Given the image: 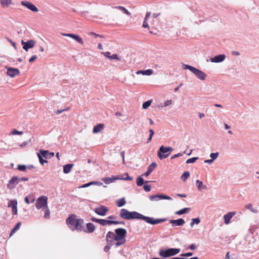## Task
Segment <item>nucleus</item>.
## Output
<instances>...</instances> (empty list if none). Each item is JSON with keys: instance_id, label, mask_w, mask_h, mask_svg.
I'll list each match as a JSON object with an SVG mask.
<instances>
[{"instance_id": "f257e3e1", "label": "nucleus", "mask_w": 259, "mask_h": 259, "mask_svg": "<svg viewBox=\"0 0 259 259\" xmlns=\"http://www.w3.org/2000/svg\"><path fill=\"white\" fill-rule=\"evenodd\" d=\"M119 216L121 219L127 220H142L147 223L153 225L163 223L167 220L166 218L154 219L153 217L145 216L137 211H130L125 208L120 210Z\"/></svg>"}, {"instance_id": "f03ea898", "label": "nucleus", "mask_w": 259, "mask_h": 259, "mask_svg": "<svg viewBox=\"0 0 259 259\" xmlns=\"http://www.w3.org/2000/svg\"><path fill=\"white\" fill-rule=\"evenodd\" d=\"M66 224L69 228L72 231L77 230L82 231L84 230V221L82 219H77L76 215L72 214L66 219Z\"/></svg>"}, {"instance_id": "7ed1b4c3", "label": "nucleus", "mask_w": 259, "mask_h": 259, "mask_svg": "<svg viewBox=\"0 0 259 259\" xmlns=\"http://www.w3.org/2000/svg\"><path fill=\"white\" fill-rule=\"evenodd\" d=\"M181 251L180 248H168L161 249L159 251V255L163 258L169 257L178 254Z\"/></svg>"}, {"instance_id": "20e7f679", "label": "nucleus", "mask_w": 259, "mask_h": 259, "mask_svg": "<svg viewBox=\"0 0 259 259\" xmlns=\"http://www.w3.org/2000/svg\"><path fill=\"white\" fill-rule=\"evenodd\" d=\"M109 233H111L112 235L111 236L113 238L114 240H126V236L127 234L126 230L122 228H118L114 230V233L112 231H108Z\"/></svg>"}, {"instance_id": "39448f33", "label": "nucleus", "mask_w": 259, "mask_h": 259, "mask_svg": "<svg viewBox=\"0 0 259 259\" xmlns=\"http://www.w3.org/2000/svg\"><path fill=\"white\" fill-rule=\"evenodd\" d=\"M183 68L184 69L189 70L199 79L201 80H204L205 79L206 74L201 70L197 69L196 68L192 66L184 64H183Z\"/></svg>"}, {"instance_id": "423d86ee", "label": "nucleus", "mask_w": 259, "mask_h": 259, "mask_svg": "<svg viewBox=\"0 0 259 259\" xmlns=\"http://www.w3.org/2000/svg\"><path fill=\"white\" fill-rule=\"evenodd\" d=\"M91 221L93 222L99 223L102 226L117 225L116 221L107 220L104 219H97L96 218H92Z\"/></svg>"}, {"instance_id": "0eeeda50", "label": "nucleus", "mask_w": 259, "mask_h": 259, "mask_svg": "<svg viewBox=\"0 0 259 259\" xmlns=\"http://www.w3.org/2000/svg\"><path fill=\"white\" fill-rule=\"evenodd\" d=\"M48 198L45 196H41L38 198L35 206L37 209H39L43 207H47Z\"/></svg>"}, {"instance_id": "6e6552de", "label": "nucleus", "mask_w": 259, "mask_h": 259, "mask_svg": "<svg viewBox=\"0 0 259 259\" xmlns=\"http://www.w3.org/2000/svg\"><path fill=\"white\" fill-rule=\"evenodd\" d=\"M149 198L151 201H158L162 199H167L169 200H171L172 199L170 196L164 194H157L156 195H150L149 196Z\"/></svg>"}, {"instance_id": "1a4fd4ad", "label": "nucleus", "mask_w": 259, "mask_h": 259, "mask_svg": "<svg viewBox=\"0 0 259 259\" xmlns=\"http://www.w3.org/2000/svg\"><path fill=\"white\" fill-rule=\"evenodd\" d=\"M168 153V152L166 150V147L162 145L158 150L157 156L160 160H162L166 158L169 156V153Z\"/></svg>"}, {"instance_id": "9d476101", "label": "nucleus", "mask_w": 259, "mask_h": 259, "mask_svg": "<svg viewBox=\"0 0 259 259\" xmlns=\"http://www.w3.org/2000/svg\"><path fill=\"white\" fill-rule=\"evenodd\" d=\"M94 211L99 215L105 216L109 211V209L104 205H100L99 207L95 208Z\"/></svg>"}, {"instance_id": "9b49d317", "label": "nucleus", "mask_w": 259, "mask_h": 259, "mask_svg": "<svg viewBox=\"0 0 259 259\" xmlns=\"http://www.w3.org/2000/svg\"><path fill=\"white\" fill-rule=\"evenodd\" d=\"M20 182V178L15 176L13 177L9 182L8 184L7 185V187L8 189H14L16 186Z\"/></svg>"}, {"instance_id": "f8f14e48", "label": "nucleus", "mask_w": 259, "mask_h": 259, "mask_svg": "<svg viewBox=\"0 0 259 259\" xmlns=\"http://www.w3.org/2000/svg\"><path fill=\"white\" fill-rule=\"evenodd\" d=\"M6 68L7 70V74L12 78L20 74L19 70L17 68H12L8 66H6Z\"/></svg>"}, {"instance_id": "ddd939ff", "label": "nucleus", "mask_w": 259, "mask_h": 259, "mask_svg": "<svg viewBox=\"0 0 259 259\" xmlns=\"http://www.w3.org/2000/svg\"><path fill=\"white\" fill-rule=\"evenodd\" d=\"M21 43L23 45V49L27 51L29 49H31L34 47L35 41L32 39L29 40L26 42L22 40Z\"/></svg>"}, {"instance_id": "4468645a", "label": "nucleus", "mask_w": 259, "mask_h": 259, "mask_svg": "<svg viewBox=\"0 0 259 259\" xmlns=\"http://www.w3.org/2000/svg\"><path fill=\"white\" fill-rule=\"evenodd\" d=\"M21 3L22 5L26 7L27 8H28L29 10H31L32 12H37L38 11L37 7L34 5H33L29 2L22 1Z\"/></svg>"}, {"instance_id": "2eb2a0df", "label": "nucleus", "mask_w": 259, "mask_h": 259, "mask_svg": "<svg viewBox=\"0 0 259 259\" xmlns=\"http://www.w3.org/2000/svg\"><path fill=\"white\" fill-rule=\"evenodd\" d=\"M169 222L174 227L176 226H182L185 223V220L181 218L177 220H170Z\"/></svg>"}, {"instance_id": "dca6fc26", "label": "nucleus", "mask_w": 259, "mask_h": 259, "mask_svg": "<svg viewBox=\"0 0 259 259\" xmlns=\"http://www.w3.org/2000/svg\"><path fill=\"white\" fill-rule=\"evenodd\" d=\"M40 153V154L42 156L44 157V158L47 159H50L52 157H54L55 155V153L53 152H49V150H39V151Z\"/></svg>"}, {"instance_id": "f3484780", "label": "nucleus", "mask_w": 259, "mask_h": 259, "mask_svg": "<svg viewBox=\"0 0 259 259\" xmlns=\"http://www.w3.org/2000/svg\"><path fill=\"white\" fill-rule=\"evenodd\" d=\"M226 58V55L224 54H220L211 58L210 60L211 62L220 63L223 62Z\"/></svg>"}, {"instance_id": "a211bd4d", "label": "nucleus", "mask_w": 259, "mask_h": 259, "mask_svg": "<svg viewBox=\"0 0 259 259\" xmlns=\"http://www.w3.org/2000/svg\"><path fill=\"white\" fill-rule=\"evenodd\" d=\"M112 235L111 233H107L106 235V240L107 242L106 245L109 246L110 248L113 246L114 245V239L111 236Z\"/></svg>"}, {"instance_id": "6ab92c4d", "label": "nucleus", "mask_w": 259, "mask_h": 259, "mask_svg": "<svg viewBox=\"0 0 259 259\" xmlns=\"http://www.w3.org/2000/svg\"><path fill=\"white\" fill-rule=\"evenodd\" d=\"M236 214L235 211H231L225 214L223 217L224 223L227 225L230 223V220Z\"/></svg>"}, {"instance_id": "aec40b11", "label": "nucleus", "mask_w": 259, "mask_h": 259, "mask_svg": "<svg viewBox=\"0 0 259 259\" xmlns=\"http://www.w3.org/2000/svg\"><path fill=\"white\" fill-rule=\"evenodd\" d=\"M95 225L93 223H88L86 224V228L84 227V230H82V231L87 233H92L95 231Z\"/></svg>"}, {"instance_id": "412c9836", "label": "nucleus", "mask_w": 259, "mask_h": 259, "mask_svg": "<svg viewBox=\"0 0 259 259\" xmlns=\"http://www.w3.org/2000/svg\"><path fill=\"white\" fill-rule=\"evenodd\" d=\"M157 166V164L153 162L148 167L147 170L142 175L143 176L148 177Z\"/></svg>"}, {"instance_id": "4be33fe9", "label": "nucleus", "mask_w": 259, "mask_h": 259, "mask_svg": "<svg viewBox=\"0 0 259 259\" xmlns=\"http://www.w3.org/2000/svg\"><path fill=\"white\" fill-rule=\"evenodd\" d=\"M104 127V124L103 123H100L94 126L93 132L94 133H98L100 132Z\"/></svg>"}, {"instance_id": "5701e85b", "label": "nucleus", "mask_w": 259, "mask_h": 259, "mask_svg": "<svg viewBox=\"0 0 259 259\" xmlns=\"http://www.w3.org/2000/svg\"><path fill=\"white\" fill-rule=\"evenodd\" d=\"M196 186L199 191H201L202 189H207V186L204 185L203 182L199 180L196 181Z\"/></svg>"}, {"instance_id": "b1692460", "label": "nucleus", "mask_w": 259, "mask_h": 259, "mask_svg": "<svg viewBox=\"0 0 259 259\" xmlns=\"http://www.w3.org/2000/svg\"><path fill=\"white\" fill-rule=\"evenodd\" d=\"M35 200V196L33 195H29L26 196L24 198V201L26 203L29 204L30 202L33 203Z\"/></svg>"}, {"instance_id": "393cba45", "label": "nucleus", "mask_w": 259, "mask_h": 259, "mask_svg": "<svg viewBox=\"0 0 259 259\" xmlns=\"http://www.w3.org/2000/svg\"><path fill=\"white\" fill-rule=\"evenodd\" d=\"M153 73V70L152 69H147L145 70H139L137 72V74H141L145 75H150Z\"/></svg>"}, {"instance_id": "a878e982", "label": "nucleus", "mask_w": 259, "mask_h": 259, "mask_svg": "<svg viewBox=\"0 0 259 259\" xmlns=\"http://www.w3.org/2000/svg\"><path fill=\"white\" fill-rule=\"evenodd\" d=\"M70 37L74 39L75 40H76L79 44H80L81 45L83 44V41L82 38H81L79 35L71 33V35Z\"/></svg>"}, {"instance_id": "bb28decb", "label": "nucleus", "mask_w": 259, "mask_h": 259, "mask_svg": "<svg viewBox=\"0 0 259 259\" xmlns=\"http://www.w3.org/2000/svg\"><path fill=\"white\" fill-rule=\"evenodd\" d=\"M73 164H65L64 166H63V172L64 174H68L69 173L71 170V169L72 168V167L73 166Z\"/></svg>"}, {"instance_id": "cd10ccee", "label": "nucleus", "mask_w": 259, "mask_h": 259, "mask_svg": "<svg viewBox=\"0 0 259 259\" xmlns=\"http://www.w3.org/2000/svg\"><path fill=\"white\" fill-rule=\"evenodd\" d=\"M118 179H119V178H118L117 177H112V178L107 177V178H104L103 180L105 183L108 184H110V183L113 182L116 180H118Z\"/></svg>"}, {"instance_id": "c85d7f7f", "label": "nucleus", "mask_w": 259, "mask_h": 259, "mask_svg": "<svg viewBox=\"0 0 259 259\" xmlns=\"http://www.w3.org/2000/svg\"><path fill=\"white\" fill-rule=\"evenodd\" d=\"M142 176H143L142 175L140 176L137 179L136 183H137V186H142L144 184V183H148V181H144Z\"/></svg>"}, {"instance_id": "c756f323", "label": "nucleus", "mask_w": 259, "mask_h": 259, "mask_svg": "<svg viewBox=\"0 0 259 259\" xmlns=\"http://www.w3.org/2000/svg\"><path fill=\"white\" fill-rule=\"evenodd\" d=\"M125 203H126V201H125L124 198H122L119 199H118L116 201V205L119 207L123 206L125 204Z\"/></svg>"}, {"instance_id": "7c9ffc66", "label": "nucleus", "mask_w": 259, "mask_h": 259, "mask_svg": "<svg viewBox=\"0 0 259 259\" xmlns=\"http://www.w3.org/2000/svg\"><path fill=\"white\" fill-rule=\"evenodd\" d=\"M245 208L249 210L252 213H257L258 212V210L256 208H254L252 207V205L251 203H248L245 206Z\"/></svg>"}, {"instance_id": "2f4dec72", "label": "nucleus", "mask_w": 259, "mask_h": 259, "mask_svg": "<svg viewBox=\"0 0 259 259\" xmlns=\"http://www.w3.org/2000/svg\"><path fill=\"white\" fill-rule=\"evenodd\" d=\"M0 4L2 7H8L9 5L12 4V0H0Z\"/></svg>"}, {"instance_id": "473e14b6", "label": "nucleus", "mask_w": 259, "mask_h": 259, "mask_svg": "<svg viewBox=\"0 0 259 259\" xmlns=\"http://www.w3.org/2000/svg\"><path fill=\"white\" fill-rule=\"evenodd\" d=\"M190 210V208L186 207L176 211L175 213L178 215H182L186 213Z\"/></svg>"}, {"instance_id": "72a5a7b5", "label": "nucleus", "mask_w": 259, "mask_h": 259, "mask_svg": "<svg viewBox=\"0 0 259 259\" xmlns=\"http://www.w3.org/2000/svg\"><path fill=\"white\" fill-rule=\"evenodd\" d=\"M37 155L38 157L39 162L41 165H44L45 163L48 162L47 160L44 159V157L41 156L39 151L37 153Z\"/></svg>"}, {"instance_id": "f704fd0d", "label": "nucleus", "mask_w": 259, "mask_h": 259, "mask_svg": "<svg viewBox=\"0 0 259 259\" xmlns=\"http://www.w3.org/2000/svg\"><path fill=\"white\" fill-rule=\"evenodd\" d=\"M17 206V201L16 199L11 200L8 203L9 207H15Z\"/></svg>"}, {"instance_id": "c9c22d12", "label": "nucleus", "mask_w": 259, "mask_h": 259, "mask_svg": "<svg viewBox=\"0 0 259 259\" xmlns=\"http://www.w3.org/2000/svg\"><path fill=\"white\" fill-rule=\"evenodd\" d=\"M190 172L188 171H185L181 177V179L182 181L185 182L186 180L189 177Z\"/></svg>"}, {"instance_id": "e433bc0d", "label": "nucleus", "mask_w": 259, "mask_h": 259, "mask_svg": "<svg viewBox=\"0 0 259 259\" xmlns=\"http://www.w3.org/2000/svg\"><path fill=\"white\" fill-rule=\"evenodd\" d=\"M115 241H116V242H114V246L115 247L122 245L126 242V240H117Z\"/></svg>"}, {"instance_id": "4c0bfd02", "label": "nucleus", "mask_w": 259, "mask_h": 259, "mask_svg": "<svg viewBox=\"0 0 259 259\" xmlns=\"http://www.w3.org/2000/svg\"><path fill=\"white\" fill-rule=\"evenodd\" d=\"M152 100H148L143 103L142 107L144 109H147L151 104Z\"/></svg>"}, {"instance_id": "58836bf2", "label": "nucleus", "mask_w": 259, "mask_h": 259, "mask_svg": "<svg viewBox=\"0 0 259 259\" xmlns=\"http://www.w3.org/2000/svg\"><path fill=\"white\" fill-rule=\"evenodd\" d=\"M116 8L119 10L123 11L124 13L128 16H130L131 15V13L126 9L122 6H117Z\"/></svg>"}, {"instance_id": "ea45409f", "label": "nucleus", "mask_w": 259, "mask_h": 259, "mask_svg": "<svg viewBox=\"0 0 259 259\" xmlns=\"http://www.w3.org/2000/svg\"><path fill=\"white\" fill-rule=\"evenodd\" d=\"M45 210V215L44 218L45 219H48L50 218V210L48 207L44 208Z\"/></svg>"}, {"instance_id": "a19ab883", "label": "nucleus", "mask_w": 259, "mask_h": 259, "mask_svg": "<svg viewBox=\"0 0 259 259\" xmlns=\"http://www.w3.org/2000/svg\"><path fill=\"white\" fill-rule=\"evenodd\" d=\"M21 226V222L17 223L15 226L14 228L12 230L11 235L15 233L16 231L18 230Z\"/></svg>"}, {"instance_id": "79ce46f5", "label": "nucleus", "mask_w": 259, "mask_h": 259, "mask_svg": "<svg viewBox=\"0 0 259 259\" xmlns=\"http://www.w3.org/2000/svg\"><path fill=\"white\" fill-rule=\"evenodd\" d=\"M26 165L23 164H19L17 165V169L21 171H25L26 170Z\"/></svg>"}, {"instance_id": "37998d69", "label": "nucleus", "mask_w": 259, "mask_h": 259, "mask_svg": "<svg viewBox=\"0 0 259 259\" xmlns=\"http://www.w3.org/2000/svg\"><path fill=\"white\" fill-rule=\"evenodd\" d=\"M198 159V157H194L191 158H189L187 160L186 163H194L197 159Z\"/></svg>"}, {"instance_id": "c03bdc74", "label": "nucleus", "mask_w": 259, "mask_h": 259, "mask_svg": "<svg viewBox=\"0 0 259 259\" xmlns=\"http://www.w3.org/2000/svg\"><path fill=\"white\" fill-rule=\"evenodd\" d=\"M219 154V152L211 153L210 154V157L211 158L212 160L214 161L218 158Z\"/></svg>"}, {"instance_id": "a18cd8bd", "label": "nucleus", "mask_w": 259, "mask_h": 259, "mask_svg": "<svg viewBox=\"0 0 259 259\" xmlns=\"http://www.w3.org/2000/svg\"><path fill=\"white\" fill-rule=\"evenodd\" d=\"M69 109H70L69 107H67V108H64V109H63L57 110V111H54V113H56V114H61V113H62L64 111H66L69 110Z\"/></svg>"}, {"instance_id": "49530a36", "label": "nucleus", "mask_w": 259, "mask_h": 259, "mask_svg": "<svg viewBox=\"0 0 259 259\" xmlns=\"http://www.w3.org/2000/svg\"><path fill=\"white\" fill-rule=\"evenodd\" d=\"M109 59L110 60L116 59L118 61L121 60V59L119 57H118V55L116 54H114L111 56H110Z\"/></svg>"}, {"instance_id": "de8ad7c7", "label": "nucleus", "mask_w": 259, "mask_h": 259, "mask_svg": "<svg viewBox=\"0 0 259 259\" xmlns=\"http://www.w3.org/2000/svg\"><path fill=\"white\" fill-rule=\"evenodd\" d=\"M23 132L21 131H18L15 129L13 130L10 133V135H22Z\"/></svg>"}, {"instance_id": "09e8293b", "label": "nucleus", "mask_w": 259, "mask_h": 259, "mask_svg": "<svg viewBox=\"0 0 259 259\" xmlns=\"http://www.w3.org/2000/svg\"><path fill=\"white\" fill-rule=\"evenodd\" d=\"M192 221L194 224L196 225H198L200 223V220L199 218L192 219Z\"/></svg>"}, {"instance_id": "8fccbe9b", "label": "nucleus", "mask_w": 259, "mask_h": 259, "mask_svg": "<svg viewBox=\"0 0 259 259\" xmlns=\"http://www.w3.org/2000/svg\"><path fill=\"white\" fill-rule=\"evenodd\" d=\"M143 188L146 192H149L151 190V186L149 185H145Z\"/></svg>"}, {"instance_id": "3c124183", "label": "nucleus", "mask_w": 259, "mask_h": 259, "mask_svg": "<svg viewBox=\"0 0 259 259\" xmlns=\"http://www.w3.org/2000/svg\"><path fill=\"white\" fill-rule=\"evenodd\" d=\"M186 153V152H185V151H184V152H183V153H178V154H175V155H174L172 156H171V159H174V158H177V157H179L182 156L183 155V154H184V153Z\"/></svg>"}, {"instance_id": "603ef678", "label": "nucleus", "mask_w": 259, "mask_h": 259, "mask_svg": "<svg viewBox=\"0 0 259 259\" xmlns=\"http://www.w3.org/2000/svg\"><path fill=\"white\" fill-rule=\"evenodd\" d=\"M6 38L8 41L11 42V44H12V45L14 47V48L15 49V50H16L17 49L16 44L8 37H7Z\"/></svg>"}, {"instance_id": "864d4df0", "label": "nucleus", "mask_w": 259, "mask_h": 259, "mask_svg": "<svg viewBox=\"0 0 259 259\" xmlns=\"http://www.w3.org/2000/svg\"><path fill=\"white\" fill-rule=\"evenodd\" d=\"M37 56L36 55H33L32 56L29 60V62L31 63L33 61H34L36 59H37Z\"/></svg>"}, {"instance_id": "5fc2aeb1", "label": "nucleus", "mask_w": 259, "mask_h": 259, "mask_svg": "<svg viewBox=\"0 0 259 259\" xmlns=\"http://www.w3.org/2000/svg\"><path fill=\"white\" fill-rule=\"evenodd\" d=\"M89 183L90 184V186L92 185H94V184H98L99 186L102 185V183L101 182H100L93 181V182H89Z\"/></svg>"}, {"instance_id": "6e6d98bb", "label": "nucleus", "mask_w": 259, "mask_h": 259, "mask_svg": "<svg viewBox=\"0 0 259 259\" xmlns=\"http://www.w3.org/2000/svg\"><path fill=\"white\" fill-rule=\"evenodd\" d=\"M166 149L167 151L168 152V153H169V155L174 151V149L171 147H166Z\"/></svg>"}, {"instance_id": "4d7b16f0", "label": "nucleus", "mask_w": 259, "mask_h": 259, "mask_svg": "<svg viewBox=\"0 0 259 259\" xmlns=\"http://www.w3.org/2000/svg\"><path fill=\"white\" fill-rule=\"evenodd\" d=\"M171 102H172L171 100H167L164 103V106H168L170 105L171 104Z\"/></svg>"}, {"instance_id": "13d9d810", "label": "nucleus", "mask_w": 259, "mask_h": 259, "mask_svg": "<svg viewBox=\"0 0 259 259\" xmlns=\"http://www.w3.org/2000/svg\"><path fill=\"white\" fill-rule=\"evenodd\" d=\"M196 246L195 244L193 243V244H191L190 246H189V249H190L191 250H195L196 248Z\"/></svg>"}, {"instance_id": "bf43d9fd", "label": "nucleus", "mask_w": 259, "mask_h": 259, "mask_svg": "<svg viewBox=\"0 0 259 259\" xmlns=\"http://www.w3.org/2000/svg\"><path fill=\"white\" fill-rule=\"evenodd\" d=\"M13 214L16 215L17 214V206L12 208Z\"/></svg>"}, {"instance_id": "052dcab7", "label": "nucleus", "mask_w": 259, "mask_h": 259, "mask_svg": "<svg viewBox=\"0 0 259 259\" xmlns=\"http://www.w3.org/2000/svg\"><path fill=\"white\" fill-rule=\"evenodd\" d=\"M89 186H90V184L89 183H88L84 184L79 186V188H87Z\"/></svg>"}, {"instance_id": "680f3d73", "label": "nucleus", "mask_w": 259, "mask_h": 259, "mask_svg": "<svg viewBox=\"0 0 259 259\" xmlns=\"http://www.w3.org/2000/svg\"><path fill=\"white\" fill-rule=\"evenodd\" d=\"M121 179L125 180V181H131L133 180V178L132 177H130V176H127V177L122 178Z\"/></svg>"}, {"instance_id": "e2e57ef3", "label": "nucleus", "mask_w": 259, "mask_h": 259, "mask_svg": "<svg viewBox=\"0 0 259 259\" xmlns=\"http://www.w3.org/2000/svg\"><path fill=\"white\" fill-rule=\"evenodd\" d=\"M108 220H111V221H114V220L116 219L114 215H109L107 217Z\"/></svg>"}, {"instance_id": "0e129e2a", "label": "nucleus", "mask_w": 259, "mask_h": 259, "mask_svg": "<svg viewBox=\"0 0 259 259\" xmlns=\"http://www.w3.org/2000/svg\"><path fill=\"white\" fill-rule=\"evenodd\" d=\"M147 21L144 20L143 24V27L144 28H149V25L146 22Z\"/></svg>"}, {"instance_id": "69168bd1", "label": "nucleus", "mask_w": 259, "mask_h": 259, "mask_svg": "<svg viewBox=\"0 0 259 259\" xmlns=\"http://www.w3.org/2000/svg\"><path fill=\"white\" fill-rule=\"evenodd\" d=\"M110 249V248L107 245H106L104 247V251L105 252H108L109 251V250Z\"/></svg>"}, {"instance_id": "338daca9", "label": "nucleus", "mask_w": 259, "mask_h": 259, "mask_svg": "<svg viewBox=\"0 0 259 259\" xmlns=\"http://www.w3.org/2000/svg\"><path fill=\"white\" fill-rule=\"evenodd\" d=\"M150 15H151L150 12H147L145 17V19H144V20L147 21L148 20V19L149 18Z\"/></svg>"}, {"instance_id": "774afa93", "label": "nucleus", "mask_w": 259, "mask_h": 259, "mask_svg": "<svg viewBox=\"0 0 259 259\" xmlns=\"http://www.w3.org/2000/svg\"><path fill=\"white\" fill-rule=\"evenodd\" d=\"M213 162V161L211 159L204 160V163H208L209 164H211Z\"/></svg>"}]
</instances>
